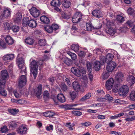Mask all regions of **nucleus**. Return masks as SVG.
Instances as JSON below:
<instances>
[{
    "instance_id": "obj_1",
    "label": "nucleus",
    "mask_w": 135,
    "mask_h": 135,
    "mask_svg": "<svg viewBox=\"0 0 135 135\" xmlns=\"http://www.w3.org/2000/svg\"><path fill=\"white\" fill-rule=\"evenodd\" d=\"M18 55L16 60V62L19 68L22 69L20 74H22V73L24 72L25 75H22L20 78L19 82V86L20 88L22 87L25 85L27 82L26 78L25 76L27 71L26 70V67L24 65V60L22 57H19Z\"/></svg>"
},
{
    "instance_id": "obj_2",
    "label": "nucleus",
    "mask_w": 135,
    "mask_h": 135,
    "mask_svg": "<svg viewBox=\"0 0 135 135\" xmlns=\"http://www.w3.org/2000/svg\"><path fill=\"white\" fill-rule=\"evenodd\" d=\"M30 66L31 73L33 75L34 79H35L37 76L38 73V67L37 63L35 61L33 60L31 62Z\"/></svg>"
},
{
    "instance_id": "obj_3",
    "label": "nucleus",
    "mask_w": 135,
    "mask_h": 135,
    "mask_svg": "<svg viewBox=\"0 0 135 135\" xmlns=\"http://www.w3.org/2000/svg\"><path fill=\"white\" fill-rule=\"evenodd\" d=\"M22 25L23 27H26L27 25L32 28H34L37 26V23L33 19L28 20L27 18H24L23 20Z\"/></svg>"
},
{
    "instance_id": "obj_4",
    "label": "nucleus",
    "mask_w": 135,
    "mask_h": 135,
    "mask_svg": "<svg viewBox=\"0 0 135 135\" xmlns=\"http://www.w3.org/2000/svg\"><path fill=\"white\" fill-rule=\"evenodd\" d=\"M71 71L76 76L79 77L82 74H85V71L84 68L81 69L80 70L75 67H72L71 69Z\"/></svg>"
},
{
    "instance_id": "obj_5",
    "label": "nucleus",
    "mask_w": 135,
    "mask_h": 135,
    "mask_svg": "<svg viewBox=\"0 0 135 135\" xmlns=\"http://www.w3.org/2000/svg\"><path fill=\"white\" fill-rule=\"evenodd\" d=\"M11 12V11L9 8H4L0 16V18L2 20L7 18L10 16Z\"/></svg>"
},
{
    "instance_id": "obj_6",
    "label": "nucleus",
    "mask_w": 135,
    "mask_h": 135,
    "mask_svg": "<svg viewBox=\"0 0 135 135\" xmlns=\"http://www.w3.org/2000/svg\"><path fill=\"white\" fill-rule=\"evenodd\" d=\"M113 57V55L110 53H108L106 57L103 56H100V59L102 61L104 62V63L105 62L107 63H108L111 62Z\"/></svg>"
},
{
    "instance_id": "obj_7",
    "label": "nucleus",
    "mask_w": 135,
    "mask_h": 135,
    "mask_svg": "<svg viewBox=\"0 0 135 135\" xmlns=\"http://www.w3.org/2000/svg\"><path fill=\"white\" fill-rule=\"evenodd\" d=\"M30 14L35 17H38L40 14V11L37 8L32 7L29 9Z\"/></svg>"
},
{
    "instance_id": "obj_8",
    "label": "nucleus",
    "mask_w": 135,
    "mask_h": 135,
    "mask_svg": "<svg viewBox=\"0 0 135 135\" xmlns=\"http://www.w3.org/2000/svg\"><path fill=\"white\" fill-rule=\"evenodd\" d=\"M119 95L121 96L125 95L129 91L128 87L126 85L123 86L119 89Z\"/></svg>"
},
{
    "instance_id": "obj_9",
    "label": "nucleus",
    "mask_w": 135,
    "mask_h": 135,
    "mask_svg": "<svg viewBox=\"0 0 135 135\" xmlns=\"http://www.w3.org/2000/svg\"><path fill=\"white\" fill-rule=\"evenodd\" d=\"M82 19V15L79 12H76L72 18V22L73 23H76L81 21Z\"/></svg>"
},
{
    "instance_id": "obj_10",
    "label": "nucleus",
    "mask_w": 135,
    "mask_h": 135,
    "mask_svg": "<svg viewBox=\"0 0 135 135\" xmlns=\"http://www.w3.org/2000/svg\"><path fill=\"white\" fill-rule=\"evenodd\" d=\"M51 4L55 7V10L58 12L60 11V10L58 8L61 4V2L59 0H52L51 2Z\"/></svg>"
},
{
    "instance_id": "obj_11",
    "label": "nucleus",
    "mask_w": 135,
    "mask_h": 135,
    "mask_svg": "<svg viewBox=\"0 0 135 135\" xmlns=\"http://www.w3.org/2000/svg\"><path fill=\"white\" fill-rule=\"evenodd\" d=\"M1 75L2 79V80H1L2 83L3 85H4L6 79L8 78V74L6 70H4L1 71Z\"/></svg>"
},
{
    "instance_id": "obj_12",
    "label": "nucleus",
    "mask_w": 135,
    "mask_h": 135,
    "mask_svg": "<svg viewBox=\"0 0 135 135\" xmlns=\"http://www.w3.org/2000/svg\"><path fill=\"white\" fill-rule=\"evenodd\" d=\"M116 66V64L115 62H110L107 66L106 70L109 72H111L115 69Z\"/></svg>"
},
{
    "instance_id": "obj_13",
    "label": "nucleus",
    "mask_w": 135,
    "mask_h": 135,
    "mask_svg": "<svg viewBox=\"0 0 135 135\" xmlns=\"http://www.w3.org/2000/svg\"><path fill=\"white\" fill-rule=\"evenodd\" d=\"M42 85L39 84L37 87L34 90L35 95L38 98H39L41 94L42 90Z\"/></svg>"
},
{
    "instance_id": "obj_14",
    "label": "nucleus",
    "mask_w": 135,
    "mask_h": 135,
    "mask_svg": "<svg viewBox=\"0 0 135 135\" xmlns=\"http://www.w3.org/2000/svg\"><path fill=\"white\" fill-rule=\"evenodd\" d=\"M114 82V80L112 78L109 79L108 80L105 84L106 89L108 90L111 89L113 85Z\"/></svg>"
},
{
    "instance_id": "obj_15",
    "label": "nucleus",
    "mask_w": 135,
    "mask_h": 135,
    "mask_svg": "<svg viewBox=\"0 0 135 135\" xmlns=\"http://www.w3.org/2000/svg\"><path fill=\"white\" fill-rule=\"evenodd\" d=\"M100 61H96L93 64V68L97 71L99 70L100 68V66L101 65H103L104 63L103 61H102L100 59Z\"/></svg>"
},
{
    "instance_id": "obj_16",
    "label": "nucleus",
    "mask_w": 135,
    "mask_h": 135,
    "mask_svg": "<svg viewBox=\"0 0 135 135\" xmlns=\"http://www.w3.org/2000/svg\"><path fill=\"white\" fill-rule=\"evenodd\" d=\"M115 78L117 81L120 82L123 80L124 76L122 73L119 71L115 74Z\"/></svg>"
},
{
    "instance_id": "obj_17",
    "label": "nucleus",
    "mask_w": 135,
    "mask_h": 135,
    "mask_svg": "<svg viewBox=\"0 0 135 135\" xmlns=\"http://www.w3.org/2000/svg\"><path fill=\"white\" fill-rule=\"evenodd\" d=\"M27 130L26 126L22 125L18 128L17 132L19 134H22L26 133Z\"/></svg>"
},
{
    "instance_id": "obj_18",
    "label": "nucleus",
    "mask_w": 135,
    "mask_h": 135,
    "mask_svg": "<svg viewBox=\"0 0 135 135\" xmlns=\"http://www.w3.org/2000/svg\"><path fill=\"white\" fill-rule=\"evenodd\" d=\"M100 27V26L93 27L91 24L90 23H86V30L88 31H90L93 29H99Z\"/></svg>"
},
{
    "instance_id": "obj_19",
    "label": "nucleus",
    "mask_w": 135,
    "mask_h": 135,
    "mask_svg": "<svg viewBox=\"0 0 135 135\" xmlns=\"http://www.w3.org/2000/svg\"><path fill=\"white\" fill-rule=\"evenodd\" d=\"M14 57V55L12 54H7L3 57V59L4 61L11 60Z\"/></svg>"
},
{
    "instance_id": "obj_20",
    "label": "nucleus",
    "mask_w": 135,
    "mask_h": 135,
    "mask_svg": "<svg viewBox=\"0 0 135 135\" xmlns=\"http://www.w3.org/2000/svg\"><path fill=\"white\" fill-rule=\"evenodd\" d=\"M5 40L6 42L8 45H11L14 42V41L12 38L9 35H7L5 37Z\"/></svg>"
},
{
    "instance_id": "obj_21",
    "label": "nucleus",
    "mask_w": 135,
    "mask_h": 135,
    "mask_svg": "<svg viewBox=\"0 0 135 135\" xmlns=\"http://www.w3.org/2000/svg\"><path fill=\"white\" fill-rule=\"evenodd\" d=\"M93 16L97 18H99L102 16L101 12L98 10H95L93 11L92 13Z\"/></svg>"
},
{
    "instance_id": "obj_22",
    "label": "nucleus",
    "mask_w": 135,
    "mask_h": 135,
    "mask_svg": "<svg viewBox=\"0 0 135 135\" xmlns=\"http://www.w3.org/2000/svg\"><path fill=\"white\" fill-rule=\"evenodd\" d=\"M127 81L132 85L135 83V78L132 75H129L127 78Z\"/></svg>"
},
{
    "instance_id": "obj_23",
    "label": "nucleus",
    "mask_w": 135,
    "mask_h": 135,
    "mask_svg": "<svg viewBox=\"0 0 135 135\" xmlns=\"http://www.w3.org/2000/svg\"><path fill=\"white\" fill-rule=\"evenodd\" d=\"M22 18V15L20 13H18L16 14L14 18V20L15 22L18 23L21 21Z\"/></svg>"
},
{
    "instance_id": "obj_24",
    "label": "nucleus",
    "mask_w": 135,
    "mask_h": 135,
    "mask_svg": "<svg viewBox=\"0 0 135 135\" xmlns=\"http://www.w3.org/2000/svg\"><path fill=\"white\" fill-rule=\"evenodd\" d=\"M40 20L41 21L45 24H48L50 22V20L47 17L42 16L40 17Z\"/></svg>"
},
{
    "instance_id": "obj_25",
    "label": "nucleus",
    "mask_w": 135,
    "mask_h": 135,
    "mask_svg": "<svg viewBox=\"0 0 135 135\" xmlns=\"http://www.w3.org/2000/svg\"><path fill=\"white\" fill-rule=\"evenodd\" d=\"M57 99L61 103L64 102L65 101V98L64 95L62 94H60L58 95Z\"/></svg>"
},
{
    "instance_id": "obj_26",
    "label": "nucleus",
    "mask_w": 135,
    "mask_h": 135,
    "mask_svg": "<svg viewBox=\"0 0 135 135\" xmlns=\"http://www.w3.org/2000/svg\"><path fill=\"white\" fill-rule=\"evenodd\" d=\"M107 33L111 36H113L115 33V30L112 27H111L106 30Z\"/></svg>"
},
{
    "instance_id": "obj_27",
    "label": "nucleus",
    "mask_w": 135,
    "mask_h": 135,
    "mask_svg": "<svg viewBox=\"0 0 135 135\" xmlns=\"http://www.w3.org/2000/svg\"><path fill=\"white\" fill-rule=\"evenodd\" d=\"M73 86L74 89L76 91H78L80 90V85L79 83L76 81H75L73 83Z\"/></svg>"
},
{
    "instance_id": "obj_28",
    "label": "nucleus",
    "mask_w": 135,
    "mask_h": 135,
    "mask_svg": "<svg viewBox=\"0 0 135 135\" xmlns=\"http://www.w3.org/2000/svg\"><path fill=\"white\" fill-rule=\"evenodd\" d=\"M62 5L66 8L69 7L71 5L70 3L68 0H62Z\"/></svg>"
},
{
    "instance_id": "obj_29",
    "label": "nucleus",
    "mask_w": 135,
    "mask_h": 135,
    "mask_svg": "<svg viewBox=\"0 0 135 135\" xmlns=\"http://www.w3.org/2000/svg\"><path fill=\"white\" fill-rule=\"evenodd\" d=\"M45 30L49 33H51L53 32L51 26L49 25H47L45 27Z\"/></svg>"
},
{
    "instance_id": "obj_30",
    "label": "nucleus",
    "mask_w": 135,
    "mask_h": 135,
    "mask_svg": "<svg viewBox=\"0 0 135 135\" xmlns=\"http://www.w3.org/2000/svg\"><path fill=\"white\" fill-rule=\"evenodd\" d=\"M25 42L29 45H32L33 43V40L30 37H28L25 40Z\"/></svg>"
},
{
    "instance_id": "obj_31",
    "label": "nucleus",
    "mask_w": 135,
    "mask_h": 135,
    "mask_svg": "<svg viewBox=\"0 0 135 135\" xmlns=\"http://www.w3.org/2000/svg\"><path fill=\"white\" fill-rule=\"evenodd\" d=\"M4 85L3 86H0V93L2 95L6 96L7 95L6 91L3 88L4 87Z\"/></svg>"
},
{
    "instance_id": "obj_32",
    "label": "nucleus",
    "mask_w": 135,
    "mask_h": 135,
    "mask_svg": "<svg viewBox=\"0 0 135 135\" xmlns=\"http://www.w3.org/2000/svg\"><path fill=\"white\" fill-rule=\"evenodd\" d=\"M79 48V46L78 45L73 44L71 46V49L75 52L78 51Z\"/></svg>"
},
{
    "instance_id": "obj_33",
    "label": "nucleus",
    "mask_w": 135,
    "mask_h": 135,
    "mask_svg": "<svg viewBox=\"0 0 135 135\" xmlns=\"http://www.w3.org/2000/svg\"><path fill=\"white\" fill-rule=\"evenodd\" d=\"M91 93H88L82 97L81 99L80 100L82 101H84L88 99L91 97Z\"/></svg>"
},
{
    "instance_id": "obj_34",
    "label": "nucleus",
    "mask_w": 135,
    "mask_h": 135,
    "mask_svg": "<svg viewBox=\"0 0 135 135\" xmlns=\"http://www.w3.org/2000/svg\"><path fill=\"white\" fill-rule=\"evenodd\" d=\"M9 112L12 114L14 115L16 114L18 112L19 110L16 109H8Z\"/></svg>"
},
{
    "instance_id": "obj_35",
    "label": "nucleus",
    "mask_w": 135,
    "mask_h": 135,
    "mask_svg": "<svg viewBox=\"0 0 135 135\" xmlns=\"http://www.w3.org/2000/svg\"><path fill=\"white\" fill-rule=\"evenodd\" d=\"M67 54L71 57V59L73 60H75L77 58V56L75 54L72 53L70 51L67 52Z\"/></svg>"
},
{
    "instance_id": "obj_36",
    "label": "nucleus",
    "mask_w": 135,
    "mask_h": 135,
    "mask_svg": "<svg viewBox=\"0 0 135 135\" xmlns=\"http://www.w3.org/2000/svg\"><path fill=\"white\" fill-rule=\"evenodd\" d=\"M69 94L71 99L73 100H74L76 97L77 95L76 93L74 91L70 92Z\"/></svg>"
},
{
    "instance_id": "obj_37",
    "label": "nucleus",
    "mask_w": 135,
    "mask_h": 135,
    "mask_svg": "<svg viewBox=\"0 0 135 135\" xmlns=\"http://www.w3.org/2000/svg\"><path fill=\"white\" fill-rule=\"evenodd\" d=\"M17 123L14 121H13L11 122L9 124V126L10 127L13 128L16 127Z\"/></svg>"
},
{
    "instance_id": "obj_38",
    "label": "nucleus",
    "mask_w": 135,
    "mask_h": 135,
    "mask_svg": "<svg viewBox=\"0 0 135 135\" xmlns=\"http://www.w3.org/2000/svg\"><path fill=\"white\" fill-rule=\"evenodd\" d=\"M116 20L118 21L120 23L122 22L124 20V17H123L120 15H118L117 16Z\"/></svg>"
},
{
    "instance_id": "obj_39",
    "label": "nucleus",
    "mask_w": 135,
    "mask_h": 135,
    "mask_svg": "<svg viewBox=\"0 0 135 135\" xmlns=\"http://www.w3.org/2000/svg\"><path fill=\"white\" fill-rule=\"evenodd\" d=\"M64 62L68 65H70L72 64V61L71 60L67 58H65L64 59Z\"/></svg>"
},
{
    "instance_id": "obj_40",
    "label": "nucleus",
    "mask_w": 135,
    "mask_h": 135,
    "mask_svg": "<svg viewBox=\"0 0 135 135\" xmlns=\"http://www.w3.org/2000/svg\"><path fill=\"white\" fill-rule=\"evenodd\" d=\"M60 87L63 91H67L68 88L66 85L64 83H62L60 85Z\"/></svg>"
},
{
    "instance_id": "obj_41",
    "label": "nucleus",
    "mask_w": 135,
    "mask_h": 135,
    "mask_svg": "<svg viewBox=\"0 0 135 135\" xmlns=\"http://www.w3.org/2000/svg\"><path fill=\"white\" fill-rule=\"evenodd\" d=\"M4 29L5 30H9L10 29L11 27L9 24L7 22L3 23Z\"/></svg>"
},
{
    "instance_id": "obj_42",
    "label": "nucleus",
    "mask_w": 135,
    "mask_h": 135,
    "mask_svg": "<svg viewBox=\"0 0 135 135\" xmlns=\"http://www.w3.org/2000/svg\"><path fill=\"white\" fill-rule=\"evenodd\" d=\"M91 123L90 122H86L84 123H81L80 124V127H83V126L88 127L91 124Z\"/></svg>"
},
{
    "instance_id": "obj_43",
    "label": "nucleus",
    "mask_w": 135,
    "mask_h": 135,
    "mask_svg": "<svg viewBox=\"0 0 135 135\" xmlns=\"http://www.w3.org/2000/svg\"><path fill=\"white\" fill-rule=\"evenodd\" d=\"M75 125L74 123H73L71 124L70 123H67L66 126L67 127L69 128V129L70 130H73V127L75 126Z\"/></svg>"
},
{
    "instance_id": "obj_44",
    "label": "nucleus",
    "mask_w": 135,
    "mask_h": 135,
    "mask_svg": "<svg viewBox=\"0 0 135 135\" xmlns=\"http://www.w3.org/2000/svg\"><path fill=\"white\" fill-rule=\"evenodd\" d=\"M8 131V129L6 126H4L1 128L0 131L2 133H6Z\"/></svg>"
},
{
    "instance_id": "obj_45",
    "label": "nucleus",
    "mask_w": 135,
    "mask_h": 135,
    "mask_svg": "<svg viewBox=\"0 0 135 135\" xmlns=\"http://www.w3.org/2000/svg\"><path fill=\"white\" fill-rule=\"evenodd\" d=\"M127 12L129 15H133L135 13V11L132 8H129L127 10Z\"/></svg>"
},
{
    "instance_id": "obj_46",
    "label": "nucleus",
    "mask_w": 135,
    "mask_h": 135,
    "mask_svg": "<svg viewBox=\"0 0 135 135\" xmlns=\"http://www.w3.org/2000/svg\"><path fill=\"white\" fill-rule=\"evenodd\" d=\"M38 44L41 46H45L46 44V41L45 39H41L39 41Z\"/></svg>"
},
{
    "instance_id": "obj_47",
    "label": "nucleus",
    "mask_w": 135,
    "mask_h": 135,
    "mask_svg": "<svg viewBox=\"0 0 135 135\" xmlns=\"http://www.w3.org/2000/svg\"><path fill=\"white\" fill-rule=\"evenodd\" d=\"M93 52L94 53L100 55L103 52V51L100 48H96L94 50Z\"/></svg>"
},
{
    "instance_id": "obj_48",
    "label": "nucleus",
    "mask_w": 135,
    "mask_h": 135,
    "mask_svg": "<svg viewBox=\"0 0 135 135\" xmlns=\"http://www.w3.org/2000/svg\"><path fill=\"white\" fill-rule=\"evenodd\" d=\"M110 75L109 72H105L103 73L102 77L103 79H107Z\"/></svg>"
},
{
    "instance_id": "obj_49",
    "label": "nucleus",
    "mask_w": 135,
    "mask_h": 135,
    "mask_svg": "<svg viewBox=\"0 0 135 135\" xmlns=\"http://www.w3.org/2000/svg\"><path fill=\"white\" fill-rule=\"evenodd\" d=\"M107 21L106 26L108 29L112 27V26L114 25L113 22L107 20Z\"/></svg>"
},
{
    "instance_id": "obj_50",
    "label": "nucleus",
    "mask_w": 135,
    "mask_h": 135,
    "mask_svg": "<svg viewBox=\"0 0 135 135\" xmlns=\"http://www.w3.org/2000/svg\"><path fill=\"white\" fill-rule=\"evenodd\" d=\"M78 28L76 27V26L75 25H73L71 28V32L73 33L76 32L77 31Z\"/></svg>"
},
{
    "instance_id": "obj_51",
    "label": "nucleus",
    "mask_w": 135,
    "mask_h": 135,
    "mask_svg": "<svg viewBox=\"0 0 135 135\" xmlns=\"http://www.w3.org/2000/svg\"><path fill=\"white\" fill-rule=\"evenodd\" d=\"M6 47V44L4 41L2 39H0V47L5 48Z\"/></svg>"
},
{
    "instance_id": "obj_52",
    "label": "nucleus",
    "mask_w": 135,
    "mask_h": 135,
    "mask_svg": "<svg viewBox=\"0 0 135 135\" xmlns=\"http://www.w3.org/2000/svg\"><path fill=\"white\" fill-rule=\"evenodd\" d=\"M92 64L88 61L86 63V66L89 72L91 73V71Z\"/></svg>"
},
{
    "instance_id": "obj_53",
    "label": "nucleus",
    "mask_w": 135,
    "mask_h": 135,
    "mask_svg": "<svg viewBox=\"0 0 135 135\" xmlns=\"http://www.w3.org/2000/svg\"><path fill=\"white\" fill-rule=\"evenodd\" d=\"M12 30L14 32H16L19 30V27L17 26H13L11 28Z\"/></svg>"
},
{
    "instance_id": "obj_54",
    "label": "nucleus",
    "mask_w": 135,
    "mask_h": 135,
    "mask_svg": "<svg viewBox=\"0 0 135 135\" xmlns=\"http://www.w3.org/2000/svg\"><path fill=\"white\" fill-rule=\"evenodd\" d=\"M73 114L76 116H80L82 114V113L78 111H73L72 112Z\"/></svg>"
},
{
    "instance_id": "obj_55",
    "label": "nucleus",
    "mask_w": 135,
    "mask_h": 135,
    "mask_svg": "<svg viewBox=\"0 0 135 135\" xmlns=\"http://www.w3.org/2000/svg\"><path fill=\"white\" fill-rule=\"evenodd\" d=\"M53 126L51 124L47 126L46 127V130L49 131H52L53 130Z\"/></svg>"
},
{
    "instance_id": "obj_56",
    "label": "nucleus",
    "mask_w": 135,
    "mask_h": 135,
    "mask_svg": "<svg viewBox=\"0 0 135 135\" xmlns=\"http://www.w3.org/2000/svg\"><path fill=\"white\" fill-rule=\"evenodd\" d=\"M133 22L131 20H128L126 23V25L129 27H132L133 26Z\"/></svg>"
},
{
    "instance_id": "obj_57",
    "label": "nucleus",
    "mask_w": 135,
    "mask_h": 135,
    "mask_svg": "<svg viewBox=\"0 0 135 135\" xmlns=\"http://www.w3.org/2000/svg\"><path fill=\"white\" fill-rule=\"evenodd\" d=\"M105 99L106 100L110 101L112 99L113 97L112 96H110L109 94H107L105 97Z\"/></svg>"
},
{
    "instance_id": "obj_58",
    "label": "nucleus",
    "mask_w": 135,
    "mask_h": 135,
    "mask_svg": "<svg viewBox=\"0 0 135 135\" xmlns=\"http://www.w3.org/2000/svg\"><path fill=\"white\" fill-rule=\"evenodd\" d=\"M52 30L56 31L59 28L58 25L55 24H53L51 26Z\"/></svg>"
},
{
    "instance_id": "obj_59",
    "label": "nucleus",
    "mask_w": 135,
    "mask_h": 135,
    "mask_svg": "<svg viewBox=\"0 0 135 135\" xmlns=\"http://www.w3.org/2000/svg\"><path fill=\"white\" fill-rule=\"evenodd\" d=\"M130 98L132 100H135V95L134 92H132L130 95Z\"/></svg>"
},
{
    "instance_id": "obj_60",
    "label": "nucleus",
    "mask_w": 135,
    "mask_h": 135,
    "mask_svg": "<svg viewBox=\"0 0 135 135\" xmlns=\"http://www.w3.org/2000/svg\"><path fill=\"white\" fill-rule=\"evenodd\" d=\"M126 121L128 122L132 121L135 120V116H133L131 118H127L125 119Z\"/></svg>"
},
{
    "instance_id": "obj_61",
    "label": "nucleus",
    "mask_w": 135,
    "mask_h": 135,
    "mask_svg": "<svg viewBox=\"0 0 135 135\" xmlns=\"http://www.w3.org/2000/svg\"><path fill=\"white\" fill-rule=\"evenodd\" d=\"M85 54V53L83 51H80L78 53L79 56L80 57H83Z\"/></svg>"
},
{
    "instance_id": "obj_62",
    "label": "nucleus",
    "mask_w": 135,
    "mask_h": 135,
    "mask_svg": "<svg viewBox=\"0 0 135 135\" xmlns=\"http://www.w3.org/2000/svg\"><path fill=\"white\" fill-rule=\"evenodd\" d=\"M44 97L46 98H48L49 97V94L47 91H45L44 93Z\"/></svg>"
},
{
    "instance_id": "obj_63",
    "label": "nucleus",
    "mask_w": 135,
    "mask_h": 135,
    "mask_svg": "<svg viewBox=\"0 0 135 135\" xmlns=\"http://www.w3.org/2000/svg\"><path fill=\"white\" fill-rule=\"evenodd\" d=\"M123 101L119 99H117L114 100V102H113L114 103H117V104H121L122 103Z\"/></svg>"
},
{
    "instance_id": "obj_64",
    "label": "nucleus",
    "mask_w": 135,
    "mask_h": 135,
    "mask_svg": "<svg viewBox=\"0 0 135 135\" xmlns=\"http://www.w3.org/2000/svg\"><path fill=\"white\" fill-rule=\"evenodd\" d=\"M110 132L112 134H114L115 135H121L122 134L121 132H117L115 131H112Z\"/></svg>"
}]
</instances>
